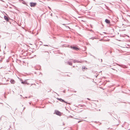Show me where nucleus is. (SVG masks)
Returning <instances> with one entry per match:
<instances>
[{"label": "nucleus", "instance_id": "nucleus-6", "mask_svg": "<svg viewBox=\"0 0 130 130\" xmlns=\"http://www.w3.org/2000/svg\"><path fill=\"white\" fill-rule=\"evenodd\" d=\"M71 48H72L73 50H77L78 49V48L76 47L73 46V47H72L71 46Z\"/></svg>", "mask_w": 130, "mask_h": 130}, {"label": "nucleus", "instance_id": "nucleus-1", "mask_svg": "<svg viewBox=\"0 0 130 130\" xmlns=\"http://www.w3.org/2000/svg\"><path fill=\"white\" fill-rule=\"evenodd\" d=\"M36 5V3L31 2L30 3V5L31 7H34Z\"/></svg>", "mask_w": 130, "mask_h": 130}, {"label": "nucleus", "instance_id": "nucleus-13", "mask_svg": "<svg viewBox=\"0 0 130 130\" xmlns=\"http://www.w3.org/2000/svg\"><path fill=\"white\" fill-rule=\"evenodd\" d=\"M44 46H50V45H44Z\"/></svg>", "mask_w": 130, "mask_h": 130}, {"label": "nucleus", "instance_id": "nucleus-17", "mask_svg": "<svg viewBox=\"0 0 130 130\" xmlns=\"http://www.w3.org/2000/svg\"><path fill=\"white\" fill-rule=\"evenodd\" d=\"M101 62H102V59H101Z\"/></svg>", "mask_w": 130, "mask_h": 130}, {"label": "nucleus", "instance_id": "nucleus-5", "mask_svg": "<svg viewBox=\"0 0 130 130\" xmlns=\"http://www.w3.org/2000/svg\"><path fill=\"white\" fill-rule=\"evenodd\" d=\"M10 82L12 84H14L15 82V81L13 79H11Z\"/></svg>", "mask_w": 130, "mask_h": 130}, {"label": "nucleus", "instance_id": "nucleus-2", "mask_svg": "<svg viewBox=\"0 0 130 130\" xmlns=\"http://www.w3.org/2000/svg\"><path fill=\"white\" fill-rule=\"evenodd\" d=\"M57 99L59 101L61 102H64L65 103H66L67 104H68V103L67 102L63 100H62V99L61 98H60V99L58 98ZM68 104H70L69 103H68Z\"/></svg>", "mask_w": 130, "mask_h": 130}, {"label": "nucleus", "instance_id": "nucleus-4", "mask_svg": "<svg viewBox=\"0 0 130 130\" xmlns=\"http://www.w3.org/2000/svg\"><path fill=\"white\" fill-rule=\"evenodd\" d=\"M105 21L106 22V23L107 24H109L110 23V21L109 20L107 19H106L105 20Z\"/></svg>", "mask_w": 130, "mask_h": 130}, {"label": "nucleus", "instance_id": "nucleus-11", "mask_svg": "<svg viewBox=\"0 0 130 130\" xmlns=\"http://www.w3.org/2000/svg\"><path fill=\"white\" fill-rule=\"evenodd\" d=\"M83 48H84V50H83L82 51H85L86 50V47H84Z\"/></svg>", "mask_w": 130, "mask_h": 130}, {"label": "nucleus", "instance_id": "nucleus-14", "mask_svg": "<svg viewBox=\"0 0 130 130\" xmlns=\"http://www.w3.org/2000/svg\"><path fill=\"white\" fill-rule=\"evenodd\" d=\"M117 64L118 65V66H121V67L122 66L121 65H119V64Z\"/></svg>", "mask_w": 130, "mask_h": 130}, {"label": "nucleus", "instance_id": "nucleus-3", "mask_svg": "<svg viewBox=\"0 0 130 130\" xmlns=\"http://www.w3.org/2000/svg\"><path fill=\"white\" fill-rule=\"evenodd\" d=\"M55 113L59 116H60L61 115V112L58 111H55Z\"/></svg>", "mask_w": 130, "mask_h": 130}, {"label": "nucleus", "instance_id": "nucleus-8", "mask_svg": "<svg viewBox=\"0 0 130 130\" xmlns=\"http://www.w3.org/2000/svg\"><path fill=\"white\" fill-rule=\"evenodd\" d=\"M4 19L5 20H6L7 21H8V19L7 18V17L6 16H5L4 17Z\"/></svg>", "mask_w": 130, "mask_h": 130}, {"label": "nucleus", "instance_id": "nucleus-19", "mask_svg": "<svg viewBox=\"0 0 130 130\" xmlns=\"http://www.w3.org/2000/svg\"><path fill=\"white\" fill-rule=\"evenodd\" d=\"M25 98H27V97H25Z\"/></svg>", "mask_w": 130, "mask_h": 130}, {"label": "nucleus", "instance_id": "nucleus-10", "mask_svg": "<svg viewBox=\"0 0 130 130\" xmlns=\"http://www.w3.org/2000/svg\"><path fill=\"white\" fill-rule=\"evenodd\" d=\"M68 63L70 65H72V63L71 62L69 61L68 62Z\"/></svg>", "mask_w": 130, "mask_h": 130}, {"label": "nucleus", "instance_id": "nucleus-20", "mask_svg": "<svg viewBox=\"0 0 130 130\" xmlns=\"http://www.w3.org/2000/svg\"><path fill=\"white\" fill-rule=\"evenodd\" d=\"M25 108L24 107V109Z\"/></svg>", "mask_w": 130, "mask_h": 130}, {"label": "nucleus", "instance_id": "nucleus-12", "mask_svg": "<svg viewBox=\"0 0 130 130\" xmlns=\"http://www.w3.org/2000/svg\"><path fill=\"white\" fill-rule=\"evenodd\" d=\"M25 82H26V81H22V82L21 83L22 84H24L25 83Z\"/></svg>", "mask_w": 130, "mask_h": 130}, {"label": "nucleus", "instance_id": "nucleus-21", "mask_svg": "<svg viewBox=\"0 0 130 130\" xmlns=\"http://www.w3.org/2000/svg\"><path fill=\"white\" fill-rule=\"evenodd\" d=\"M82 21H84L83 20H82Z\"/></svg>", "mask_w": 130, "mask_h": 130}, {"label": "nucleus", "instance_id": "nucleus-22", "mask_svg": "<svg viewBox=\"0 0 130 130\" xmlns=\"http://www.w3.org/2000/svg\"><path fill=\"white\" fill-rule=\"evenodd\" d=\"M82 121H83V120H82Z\"/></svg>", "mask_w": 130, "mask_h": 130}, {"label": "nucleus", "instance_id": "nucleus-18", "mask_svg": "<svg viewBox=\"0 0 130 130\" xmlns=\"http://www.w3.org/2000/svg\"><path fill=\"white\" fill-rule=\"evenodd\" d=\"M103 33H104L105 34H106V33L105 32H104Z\"/></svg>", "mask_w": 130, "mask_h": 130}, {"label": "nucleus", "instance_id": "nucleus-9", "mask_svg": "<svg viewBox=\"0 0 130 130\" xmlns=\"http://www.w3.org/2000/svg\"><path fill=\"white\" fill-rule=\"evenodd\" d=\"M87 68L85 66H84V67H83L82 70L83 71H84V70L87 69Z\"/></svg>", "mask_w": 130, "mask_h": 130}, {"label": "nucleus", "instance_id": "nucleus-15", "mask_svg": "<svg viewBox=\"0 0 130 130\" xmlns=\"http://www.w3.org/2000/svg\"><path fill=\"white\" fill-rule=\"evenodd\" d=\"M48 7L51 10V8L50 7Z\"/></svg>", "mask_w": 130, "mask_h": 130}, {"label": "nucleus", "instance_id": "nucleus-7", "mask_svg": "<svg viewBox=\"0 0 130 130\" xmlns=\"http://www.w3.org/2000/svg\"><path fill=\"white\" fill-rule=\"evenodd\" d=\"M72 60L73 61V62L74 63H75L76 62L78 63V62H80V61H79L76 60H73L72 59Z\"/></svg>", "mask_w": 130, "mask_h": 130}, {"label": "nucleus", "instance_id": "nucleus-16", "mask_svg": "<svg viewBox=\"0 0 130 130\" xmlns=\"http://www.w3.org/2000/svg\"><path fill=\"white\" fill-rule=\"evenodd\" d=\"M19 0L20 2H21L22 1V0Z\"/></svg>", "mask_w": 130, "mask_h": 130}]
</instances>
